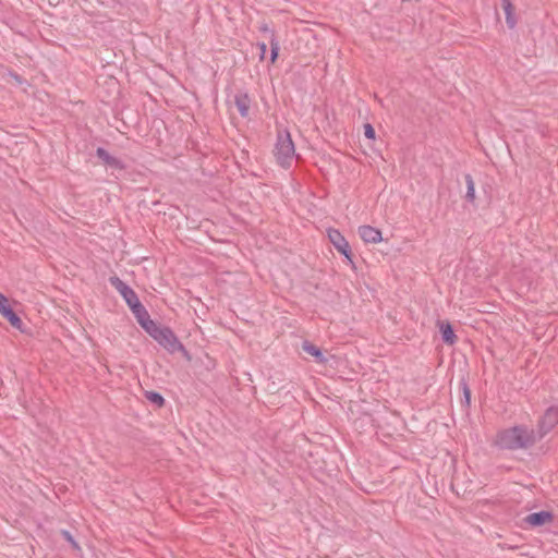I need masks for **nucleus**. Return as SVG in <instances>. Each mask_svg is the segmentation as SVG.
<instances>
[{
    "instance_id": "f257e3e1",
    "label": "nucleus",
    "mask_w": 558,
    "mask_h": 558,
    "mask_svg": "<svg viewBox=\"0 0 558 558\" xmlns=\"http://www.w3.org/2000/svg\"><path fill=\"white\" fill-rule=\"evenodd\" d=\"M539 437L536 430L526 425L504 428L496 434L494 445L501 450H526L533 447Z\"/></svg>"
},
{
    "instance_id": "f03ea898",
    "label": "nucleus",
    "mask_w": 558,
    "mask_h": 558,
    "mask_svg": "<svg viewBox=\"0 0 558 558\" xmlns=\"http://www.w3.org/2000/svg\"><path fill=\"white\" fill-rule=\"evenodd\" d=\"M294 155L295 148L290 133L287 130L278 131L277 142L275 145V156L278 163L283 168L290 167Z\"/></svg>"
},
{
    "instance_id": "7ed1b4c3",
    "label": "nucleus",
    "mask_w": 558,
    "mask_h": 558,
    "mask_svg": "<svg viewBox=\"0 0 558 558\" xmlns=\"http://www.w3.org/2000/svg\"><path fill=\"white\" fill-rule=\"evenodd\" d=\"M558 424V407H549L538 422L539 440Z\"/></svg>"
},
{
    "instance_id": "20e7f679",
    "label": "nucleus",
    "mask_w": 558,
    "mask_h": 558,
    "mask_svg": "<svg viewBox=\"0 0 558 558\" xmlns=\"http://www.w3.org/2000/svg\"><path fill=\"white\" fill-rule=\"evenodd\" d=\"M109 281L110 284L121 294L129 306L140 300L135 291L119 277H110Z\"/></svg>"
},
{
    "instance_id": "39448f33",
    "label": "nucleus",
    "mask_w": 558,
    "mask_h": 558,
    "mask_svg": "<svg viewBox=\"0 0 558 558\" xmlns=\"http://www.w3.org/2000/svg\"><path fill=\"white\" fill-rule=\"evenodd\" d=\"M157 342L171 353L184 350L174 332L168 327L162 329Z\"/></svg>"
},
{
    "instance_id": "423d86ee",
    "label": "nucleus",
    "mask_w": 558,
    "mask_h": 558,
    "mask_svg": "<svg viewBox=\"0 0 558 558\" xmlns=\"http://www.w3.org/2000/svg\"><path fill=\"white\" fill-rule=\"evenodd\" d=\"M328 238L339 253L344 255L348 259H351L350 245L345 238L338 230L329 229Z\"/></svg>"
},
{
    "instance_id": "0eeeda50",
    "label": "nucleus",
    "mask_w": 558,
    "mask_h": 558,
    "mask_svg": "<svg viewBox=\"0 0 558 558\" xmlns=\"http://www.w3.org/2000/svg\"><path fill=\"white\" fill-rule=\"evenodd\" d=\"M0 314L5 317L14 328H22V319L8 304V299L2 293H0Z\"/></svg>"
},
{
    "instance_id": "6e6552de",
    "label": "nucleus",
    "mask_w": 558,
    "mask_h": 558,
    "mask_svg": "<svg viewBox=\"0 0 558 558\" xmlns=\"http://www.w3.org/2000/svg\"><path fill=\"white\" fill-rule=\"evenodd\" d=\"M359 234L365 243L375 244L379 243L383 240L381 232L378 229L371 226H361L359 228Z\"/></svg>"
},
{
    "instance_id": "1a4fd4ad",
    "label": "nucleus",
    "mask_w": 558,
    "mask_h": 558,
    "mask_svg": "<svg viewBox=\"0 0 558 558\" xmlns=\"http://www.w3.org/2000/svg\"><path fill=\"white\" fill-rule=\"evenodd\" d=\"M554 519V515L549 511H539V512H533L530 513L525 518V522L532 526H542L546 523L551 522Z\"/></svg>"
},
{
    "instance_id": "9d476101",
    "label": "nucleus",
    "mask_w": 558,
    "mask_h": 558,
    "mask_svg": "<svg viewBox=\"0 0 558 558\" xmlns=\"http://www.w3.org/2000/svg\"><path fill=\"white\" fill-rule=\"evenodd\" d=\"M501 8L506 15V23L510 29L517 26V17L514 15V7L511 0H501Z\"/></svg>"
},
{
    "instance_id": "9b49d317",
    "label": "nucleus",
    "mask_w": 558,
    "mask_h": 558,
    "mask_svg": "<svg viewBox=\"0 0 558 558\" xmlns=\"http://www.w3.org/2000/svg\"><path fill=\"white\" fill-rule=\"evenodd\" d=\"M234 104L241 117L245 118L248 116L251 99L247 94H236L234 96Z\"/></svg>"
},
{
    "instance_id": "f8f14e48",
    "label": "nucleus",
    "mask_w": 558,
    "mask_h": 558,
    "mask_svg": "<svg viewBox=\"0 0 558 558\" xmlns=\"http://www.w3.org/2000/svg\"><path fill=\"white\" fill-rule=\"evenodd\" d=\"M141 327L145 329V331L153 337L156 341L160 338V333L165 327L159 326L157 323L150 319V316L147 320H144L141 324Z\"/></svg>"
},
{
    "instance_id": "ddd939ff",
    "label": "nucleus",
    "mask_w": 558,
    "mask_h": 558,
    "mask_svg": "<svg viewBox=\"0 0 558 558\" xmlns=\"http://www.w3.org/2000/svg\"><path fill=\"white\" fill-rule=\"evenodd\" d=\"M141 327L145 329V331L153 337L156 341L160 338V333L165 327L159 326L157 323L150 319V316L147 320H144L141 324Z\"/></svg>"
},
{
    "instance_id": "4468645a",
    "label": "nucleus",
    "mask_w": 558,
    "mask_h": 558,
    "mask_svg": "<svg viewBox=\"0 0 558 558\" xmlns=\"http://www.w3.org/2000/svg\"><path fill=\"white\" fill-rule=\"evenodd\" d=\"M141 327L145 329V331L153 337L156 341L160 338V333L165 327L159 326L157 323L150 319V316L147 320H144L141 324Z\"/></svg>"
},
{
    "instance_id": "2eb2a0df",
    "label": "nucleus",
    "mask_w": 558,
    "mask_h": 558,
    "mask_svg": "<svg viewBox=\"0 0 558 558\" xmlns=\"http://www.w3.org/2000/svg\"><path fill=\"white\" fill-rule=\"evenodd\" d=\"M141 327L145 329V331L153 337L156 341L160 338V333L165 327L159 326L157 323L150 319V316L147 320H144L141 324Z\"/></svg>"
},
{
    "instance_id": "dca6fc26",
    "label": "nucleus",
    "mask_w": 558,
    "mask_h": 558,
    "mask_svg": "<svg viewBox=\"0 0 558 558\" xmlns=\"http://www.w3.org/2000/svg\"><path fill=\"white\" fill-rule=\"evenodd\" d=\"M133 313V315L135 316V318L137 319V323L141 325L144 320H147V318L149 317V314L147 312V310L145 308V306L141 303V301L138 300L137 302H135L134 304L130 305L129 306Z\"/></svg>"
},
{
    "instance_id": "f3484780",
    "label": "nucleus",
    "mask_w": 558,
    "mask_h": 558,
    "mask_svg": "<svg viewBox=\"0 0 558 558\" xmlns=\"http://www.w3.org/2000/svg\"><path fill=\"white\" fill-rule=\"evenodd\" d=\"M302 349H303L304 352L313 355L318 363H326L327 362V359L324 356V354L320 351V349L317 348L316 345H314L313 343H311L308 341H304L303 344H302Z\"/></svg>"
},
{
    "instance_id": "a211bd4d",
    "label": "nucleus",
    "mask_w": 558,
    "mask_h": 558,
    "mask_svg": "<svg viewBox=\"0 0 558 558\" xmlns=\"http://www.w3.org/2000/svg\"><path fill=\"white\" fill-rule=\"evenodd\" d=\"M440 332L442 341L447 344H453L457 340L452 326L449 323H440Z\"/></svg>"
},
{
    "instance_id": "6ab92c4d",
    "label": "nucleus",
    "mask_w": 558,
    "mask_h": 558,
    "mask_svg": "<svg viewBox=\"0 0 558 558\" xmlns=\"http://www.w3.org/2000/svg\"><path fill=\"white\" fill-rule=\"evenodd\" d=\"M465 184H466V193L465 199L470 203H474L475 201V183L471 174L464 175Z\"/></svg>"
},
{
    "instance_id": "aec40b11",
    "label": "nucleus",
    "mask_w": 558,
    "mask_h": 558,
    "mask_svg": "<svg viewBox=\"0 0 558 558\" xmlns=\"http://www.w3.org/2000/svg\"><path fill=\"white\" fill-rule=\"evenodd\" d=\"M96 154L97 156L104 160L107 165H116L117 163V159L114 157H112L105 148L102 147H98L97 150H96Z\"/></svg>"
},
{
    "instance_id": "412c9836",
    "label": "nucleus",
    "mask_w": 558,
    "mask_h": 558,
    "mask_svg": "<svg viewBox=\"0 0 558 558\" xmlns=\"http://www.w3.org/2000/svg\"><path fill=\"white\" fill-rule=\"evenodd\" d=\"M279 50H280L279 43L276 39L274 33H271V38H270V60H271L272 63L277 60Z\"/></svg>"
},
{
    "instance_id": "4be33fe9",
    "label": "nucleus",
    "mask_w": 558,
    "mask_h": 558,
    "mask_svg": "<svg viewBox=\"0 0 558 558\" xmlns=\"http://www.w3.org/2000/svg\"><path fill=\"white\" fill-rule=\"evenodd\" d=\"M146 399L158 407H162L165 403L163 397L159 392H156V391H147Z\"/></svg>"
},
{
    "instance_id": "5701e85b",
    "label": "nucleus",
    "mask_w": 558,
    "mask_h": 558,
    "mask_svg": "<svg viewBox=\"0 0 558 558\" xmlns=\"http://www.w3.org/2000/svg\"><path fill=\"white\" fill-rule=\"evenodd\" d=\"M364 135L369 140L375 138V130L369 123L364 125Z\"/></svg>"
},
{
    "instance_id": "b1692460",
    "label": "nucleus",
    "mask_w": 558,
    "mask_h": 558,
    "mask_svg": "<svg viewBox=\"0 0 558 558\" xmlns=\"http://www.w3.org/2000/svg\"><path fill=\"white\" fill-rule=\"evenodd\" d=\"M63 537L76 549H80L78 544L74 541L72 534L69 531H62Z\"/></svg>"
},
{
    "instance_id": "393cba45",
    "label": "nucleus",
    "mask_w": 558,
    "mask_h": 558,
    "mask_svg": "<svg viewBox=\"0 0 558 558\" xmlns=\"http://www.w3.org/2000/svg\"><path fill=\"white\" fill-rule=\"evenodd\" d=\"M463 395H464L465 402L469 404L470 399H471V391L466 384H463Z\"/></svg>"
},
{
    "instance_id": "a878e982",
    "label": "nucleus",
    "mask_w": 558,
    "mask_h": 558,
    "mask_svg": "<svg viewBox=\"0 0 558 558\" xmlns=\"http://www.w3.org/2000/svg\"><path fill=\"white\" fill-rule=\"evenodd\" d=\"M258 47L260 49V58H264L266 51H267V45L265 43L258 44Z\"/></svg>"
},
{
    "instance_id": "bb28decb",
    "label": "nucleus",
    "mask_w": 558,
    "mask_h": 558,
    "mask_svg": "<svg viewBox=\"0 0 558 558\" xmlns=\"http://www.w3.org/2000/svg\"><path fill=\"white\" fill-rule=\"evenodd\" d=\"M260 31H263V32H270V29L268 28V26L266 24L260 26Z\"/></svg>"
}]
</instances>
